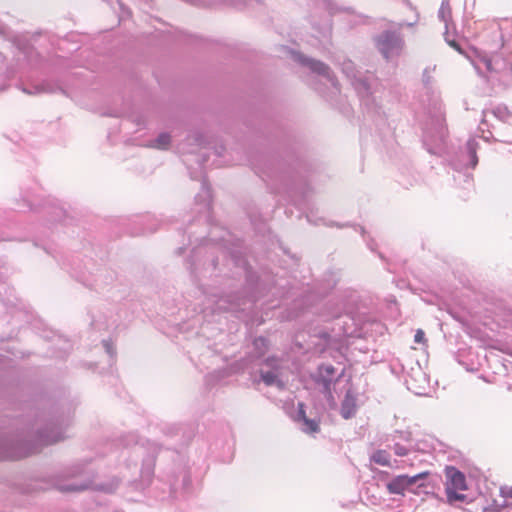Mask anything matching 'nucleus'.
<instances>
[{"mask_svg": "<svg viewBox=\"0 0 512 512\" xmlns=\"http://www.w3.org/2000/svg\"><path fill=\"white\" fill-rule=\"evenodd\" d=\"M446 482L445 493L450 504L466 500L464 491L468 490L465 475L454 466H446L444 469Z\"/></svg>", "mask_w": 512, "mask_h": 512, "instance_id": "f257e3e1", "label": "nucleus"}, {"mask_svg": "<svg viewBox=\"0 0 512 512\" xmlns=\"http://www.w3.org/2000/svg\"><path fill=\"white\" fill-rule=\"evenodd\" d=\"M429 474L428 471H424L414 476L398 475L388 482L387 490L391 494L404 495L407 488L414 485L417 481L427 478Z\"/></svg>", "mask_w": 512, "mask_h": 512, "instance_id": "f03ea898", "label": "nucleus"}, {"mask_svg": "<svg viewBox=\"0 0 512 512\" xmlns=\"http://www.w3.org/2000/svg\"><path fill=\"white\" fill-rule=\"evenodd\" d=\"M305 64L313 71L321 75H327L329 72V67L324 63L316 60H306Z\"/></svg>", "mask_w": 512, "mask_h": 512, "instance_id": "7ed1b4c3", "label": "nucleus"}, {"mask_svg": "<svg viewBox=\"0 0 512 512\" xmlns=\"http://www.w3.org/2000/svg\"><path fill=\"white\" fill-rule=\"evenodd\" d=\"M356 405L353 399L347 398L342 404L341 414L345 419H349L355 413Z\"/></svg>", "mask_w": 512, "mask_h": 512, "instance_id": "20e7f679", "label": "nucleus"}, {"mask_svg": "<svg viewBox=\"0 0 512 512\" xmlns=\"http://www.w3.org/2000/svg\"><path fill=\"white\" fill-rule=\"evenodd\" d=\"M372 461L382 466H390V455L384 450H377L372 455Z\"/></svg>", "mask_w": 512, "mask_h": 512, "instance_id": "39448f33", "label": "nucleus"}, {"mask_svg": "<svg viewBox=\"0 0 512 512\" xmlns=\"http://www.w3.org/2000/svg\"><path fill=\"white\" fill-rule=\"evenodd\" d=\"M303 431L306 433H316L319 431V424L317 421L309 419L308 417L303 420Z\"/></svg>", "mask_w": 512, "mask_h": 512, "instance_id": "423d86ee", "label": "nucleus"}, {"mask_svg": "<svg viewBox=\"0 0 512 512\" xmlns=\"http://www.w3.org/2000/svg\"><path fill=\"white\" fill-rule=\"evenodd\" d=\"M169 144H170V136L167 134H161L155 140V147L160 148V149H166Z\"/></svg>", "mask_w": 512, "mask_h": 512, "instance_id": "0eeeda50", "label": "nucleus"}, {"mask_svg": "<svg viewBox=\"0 0 512 512\" xmlns=\"http://www.w3.org/2000/svg\"><path fill=\"white\" fill-rule=\"evenodd\" d=\"M478 59H479L480 62H482L485 65L486 69L489 72L496 71V69L493 67L492 59L490 57H488L487 55L479 54L478 55Z\"/></svg>", "mask_w": 512, "mask_h": 512, "instance_id": "6e6552de", "label": "nucleus"}, {"mask_svg": "<svg viewBox=\"0 0 512 512\" xmlns=\"http://www.w3.org/2000/svg\"><path fill=\"white\" fill-rule=\"evenodd\" d=\"M414 341L418 344H426L425 333L422 329H418L414 336Z\"/></svg>", "mask_w": 512, "mask_h": 512, "instance_id": "1a4fd4ad", "label": "nucleus"}, {"mask_svg": "<svg viewBox=\"0 0 512 512\" xmlns=\"http://www.w3.org/2000/svg\"><path fill=\"white\" fill-rule=\"evenodd\" d=\"M394 452L398 456H405L408 453V450L401 444H395Z\"/></svg>", "mask_w": 512, "mask_h": 512, "instance_id": "9d476101", "label": "nucleus"}, {"mask_svg": "<svg viewBox=\"0 0 512 512\" xmlns=\"http://www.w3.org/2000/svg\"><path fill=\"white\" fill-rule=\"evenodd\" d=\"M298 418L302 422H303V420H305V418H307L303 403H299V405H298Z\"/></svg>", "mask_w": 512, "mask_h": 512, "instance_id": "9b49d317", "label": "nucleus"}, {"mask_svg": "<svg viewBox=\"0 0 512 512\" xmlns=\"http://www.w3.org/2000/svg\"><path fill=\"white\" fill-rule=\"evenodd\" d=\"M262 379L266 384L270 385L274 381V376L271 373H267L262 376Z\"/></svg>", "mask_w": 512, "mask_h": 512, "instance_id": "f8f14e48", "label": "nucleus"}, {"mask_svg": "<svg viewBox=\"0 0 512 512\" xmlns=\"http://www.w3.org/2000/svg\"><path fill=\"white\" fill-rule=\"evenodd\" d=\"M504 495L506 497L512 498V486L509 488H506V490L504 491Z\"/></svg>", "mask_w": 512, "mask_h": 512, "instance_id": "ddd939ff", "label": "nucleus"}, {"mask_svg": "<svg viewBox=\"0 0 512 512\" xmlns=\"http://www.w3.org/2000/svg\"><path fill=\"white\" fill-rule=\"evenodd\" d=\"M255 345L258 346V345H265V339L264 338H258L255 340Z\"/></svg>", "mask_w": 512, "mask_h": 512, "instance_id": "4468645a", "label": "nucleus"}, {"mask_svg": "<svg viewBox=\"0 0 512 512\" xmlns=\"http://www.w3.org/2000/svg\"><path fill=\"white\" fill-rule=\"evenodd\" d=\"M457 51H459L460 53L462 52L459 45H457L455 42H452L451 44Z\"/></svg>", "mask_w": 512, "mask_h": 512, "instance_id": "2eb2a0df", "label": "nucleus"}, {"mask_svg": "<svg viewBox=\"0 0 512 512\" xmlns=\"http://www.w3.org/2000/svg\"><path fill=\"white\" fill-rule=\"evenodd\" d=\"M85 487H79V488H71L70 490L71 491H78V490H83Z\"/></svg>", "mask_w": 512, "mask_h": 512, "instance_id": "dca6fc26", "label": "nucleus"}]
</instances>
